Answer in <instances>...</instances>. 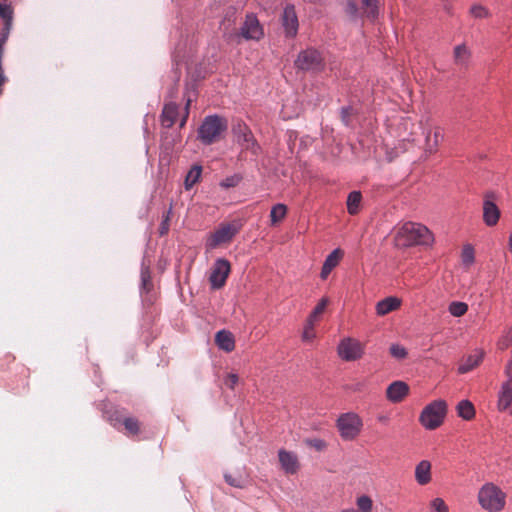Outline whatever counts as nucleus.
Masks as SVG:
<instances>
[{"mask_svg": "<svg viewBox=\"0 0 512 512\" xmlns=\"http://www.w3.org/2000/svg\"><path fill=\"white\" fill-rule=\"evenodd\" d=\"M238 231L239 227L236 224L228 223L220 225V227L207 238V248L214 249L222 244L229 243Z\"/></svg>", "mask_w": 512, "mask_h": 512, "instance_id": "nucleus-9", "label": "nucleus"}, {"mask_svg": "<svg viewBox=\"0 0 512 512\" xmlns=\"http://www.w3.org/2000/svg\"><path fill=\"white\" fill-rule=\"evenodd\" d=\"M470 51L464 45H458L454 48V62L456 65L465 66L470 59Z\"/></svg>", "mask_w": 512, "mask_h": 512, "instance_id": "nucleus-27", "label": "nucleus"}, {"mask_svg": "<svg viewBox=\"0 0 512 512\" xmlns=\"http://www.w3.org/2000/svg\"><path fill=\"white\" fill-rule=\"evenodd\" d=\"M390 354L397 359H403L407 356V351L403 346L393 344L390 347Z\"/></svg>", "mask_w": 512, "mask_h": 512, "instance_id": "nucleus-42", "label": "nucleus"}, {"mask_svg": "<svg viewBox=\"0 0 512 512\" xmlns=\"http://www.w3.org/2000/svg\"><path fill=\"white\" fill-rule=\"evenodd\" d=\"M357 512H372L373 501L367 495H361L356 500Z\"/></svg>", "mask_w": 512, "mask_h": 512, "instance_id": "nucleus-33", "label": "nucleus"}, {"mask_svg": "<svg viewBox=\"0 0 512 512\" xmlns=\"http://www.w3.org/2000/svg\"><path fill=\"white\" fill-rule=\"evenodd\" d=\"M231 19H226L223 22L224 26V36L229 41H237L239 42L240 38L245 40H255L259 41L264 36L263 27L261 26L259 20L254 14H247L245 17V21L242 24L240 31L235 33H229L228 29L231 26Z\"/></svg>", "mask_w": 512, "mask_h": 512, "instance_id": "nucleus-2", "label": "nucleus"}, {"mask_svg": "<svg viewBox=\"0 0 512 512\" xmlns=\"http://www.w3.org/2000/svg\"><path fill=\"white\" fill-rule=\"evenodd\" d=\"M345 13L352 21L361 18V10L354 0H348L345 6Z\"/></svg>", "mask_w": 512, "mask_h": 512, "instance_id": "nucleus-32", "label": "nucleus"}, {"mask_svg": "<svg viewBox=\"0 0 512 512\" xmlns=\"http://www.w3.org/2000/svg\"><path fill=\"white\" fill-rule=\"evenodd\" d=\"M458 415L465 419L471 420L475 416L473 404L468 400H462L457 405Z\"/></svg>", "mask_w": 512, "mask_h": 512, "instance_id": "nucleus-29", "label": "nucleus"}, {"mask_svg": "<svg viewBox=\"0 0 512 512\" xmlns=\"http://www.w3.org/2000/svg\"><path fill=\"white\" fill-rule=\"evenodd\" d=\"M240 182V177L237 175L231 176L226 178L222 183L221 186L225 188L235 187Z\"/></svg>", "mask_w": 512, "mask_h": 512, "instance_id": "nucleus-47", "label": "nucleus"}, {"mask_svg": "<svg viewBox=\"0 0 512 512\" xmlns=\"http://www.w3.org/2000/svg\"><path fill=\"white\" fill-rule=\"evenodd\" d=\"M498 409L500 411H510L512 414V379L502 384L498 399Z\"/></svg>", "mask_w": 512, "mask_h": 512, "instance_id": "nucleus-19", "label": "nucleus"}, {"mask_svg": "<svg viewBox=\"0 0 512 512\" xmlns=\"http://www.w3.org/2000/svg\"><path fill=\"white\" fill-rule=\"evenodd\" d=\"M225 481L232 487L236 488H244L245 487V479L241 475L234 476L232 474L226 473L224 475Z\"/></svg>", "mask_w": 512, "mask_h": 512, "instance_id": "nucleus-36", "label": "nucleus"}, {"mask_svg": "<svg viewBox=\"0 0 512 512\" xmlns=\"http://www.w3.org/2000/svg\"><path fill=\"white\" fill-rule=\"evenodd\" d=\"M363 422L361 418L353 412L341 414L337 419V428L343 440H354L361 432Z\"/></svg>", "mask_w": 512, "mask_h": 512, "instance_id": "nucleus-7", "label": "nucleus"}, {"mask_svg": "<svg viewBox=\"0 0 512 512\" xmlns=\"http://www.w3.org/2000/svg\"><path fill=\"white\" fill-rule=\"evenodd\" d=\"M432 465L428 460L420 461L415 467V481L421 485H427L432 480Z\"/></svg>", "mask_w": 512, "mask_h": 512, "instance_id": "nucleus-20", "label": "nucleus"}, {"mask_svg": "<svg viewBox=\"0 0 512 512\" xmlns=\"http://www.w3.org/2000/svg\"><path fill=\"white\" fill-rule=\"evenodd\" d=\"M278 457L285 473L295 474L299 470V461L296 454L282 449L279 451Z\"/></svg>", "mask_w": 512, "mask_h": 512, "instance_id": "nucleus-17", "label": "nucleus"}, {"mask_svg": "<svg viewBox=\"0 0 512 512\" xmlns=\"http://www.w3.org/2000/svg\"><path fill=\"white\" fill-rule=\"evenodd\" d=\"M227 121L218 115L207 116L198 130V138L205 145H210L220 139L227 129Z\"/></svg>", "mask_w": 512, "mask_h": 512, "instance_id": "nucleus-4", "label": "nucleus"}, {"mask_svg": "<svg viewBox=\"0 0 512 512\" xmlns=\"http://www.w3.org/2000/svg\"><path fill=\"white\" fill-rule=\"evenodd\" d=\"M479 505L489 512H500L506 505V493L493 483L484 484L478 492Z\"/></svg>", "mask_w": 512, "mask_h": 512, "instance_id": "nucleus-3", "label": "nucleus"}, {"mask_svg": "<svg viewBox=\"0 0 512 512\" xmlns=\"http://www.w3.org/2000/svg\"><path fill=\"white\" fill-rule=\"evenodd\" d=\"M394 244L399 248L416 245H431L434 241L432 232L424 225L405 222L394 229Z\"/></svg>", "mask_w": 512, "mask_h": 512, "instance_id": "nucleus-1", "label": "nucleus"}, {"mask_svg": "<svg viewBox=\"0 0 512 512\" xmlns=\"http://www.w3.org/2000/svg\"><path fill=\"white\" fill-rule=\"evenodd\" d=\"M448 311L454 317H461L468 311V305L464 302L453 301L449 304Z\"/></svg>", "mask_w": 512, "mask_h": 512, "instance_id": "nucleus-31", "label": "nucleus"}, {"mask_svg": "<svg viewBox=\"0 0 512 512\" xmlns=\"http://www.w3.org/2000/svg\"><path fill=\"white\" fill-rule=\"evenodd\" d=\"M354 114V110L352 107H343L341 109L340 115L342 122L348 126L351 122V116Z\"/></svg>", "mask_w": 512, "mask_h": 512, "instance_id": "nucleus-43", "label": "nucleus"}, {"mask_svg": "<svg viewBox=\"0 0 512 512\" xmlns=\"http://www.w3.org/2000/svg\"><path fill=\"white\" fill-rule=\"evenodd\" d=\"M362 195L359 191H352L347 197V210L350 215H356L359 212Z\"/></svg>", "mask_w": 512, "mask_h": 512, "instance_id": "nucleus-26", "label": "nucleus"}, {"mask_svg": "<svg viewBox=\"0 0 512 512\" xmlns=\"http://www.w3.org/2000/svg\"><path fill=\"white\" fill-rule=\"evenodd\" d=\"M380 6L379 0H361V18L374 22L378 18Z\"/></svg>", "mask_w": 512, "mask_h": 512, "instance_id": "nucleus-21", "label": "nucleus"}, {"mask_svg": "<svg viewBox=\"0 0 512 512\" xmlns=\"http://www.w3.org/2000/svg\"><path fill=\"white\" fill-rule=\"evenodd\" d=\"M341 512H357V510H354V509H346V510H343Z\"/></svg>", "mask_w": 512, "mask_h": 512, "instance_id": "nucleus-50", "label": "nucleus"}, {"mask_svg": "<svg viewBox=\"0 0 512 512\" xmlns=\"http://www.w3.org/2000/svg\"><path fill=\"white\" fill-rule=\"evenodd\" d=\"M401 306V299L395 296H389L379 301L376 304V313L378 316H385L390 312L399 309Z\"/></svg>", "mask_w": 512, "mask_h": 512, "instance_id": "nucleus-22", "label": "nucleus"}, {"mask_svg": "<svg viewBox=\"0 0 512 512\" xmlns=\"http://www.w3.org/2000/svg\"><path fill=\"white\" fill-rule=\"evenodd\" d=\"M295 66L299 70L318 73L324 70L325 61L320 51L307 48L298 54Z\"/></svg>", "mask_w": 512, "mask_h": 512, "instance_id": "nucleus-6", "label": "nucleus"}, {"mask_svg": "<svg viewBox=\"0 0 512 512\" xmlns=\"http://www.w3.org/2000/svg\"><path fill=\"white\" fill-rule=\"evenodd\" d=\"M364 354V346L353 338L343 339L338 345V355L345 361H355Z\"/></svg>", "mask_w": 512, "mask_h": 512, "instance_id": "nucleus-12", "label": "nucleus"}, {"mask_svg": "<svg viewBox=\"0 0 512 512\" xmlns=\"http://www.w3.org/2000/svg\"><path fill=\"white\" fill-rule=\"evenodd\" d=\"M233 134L238 144L245 150L250 151L253 155H257L260 151L251 129L241 120H238L232 128Z\"/></svg>", "mask_w": 512, "mask_h": 512, "instance_id": "nucleus-8", "label": "nucleus"}, {"mask_svg": "<svg viewBox=\"0 0 512 512\" xmlns=\"http://www.w3.org/2000/svg\"><path fill=\"white\" fill-rule=\"evenodd\" d=\"M111 425L120 430V426H124L125 434L128 436H136L141 431L140 421L133 416H125L120 411H115L110 415Z\"/></svg>", "mask_w": 512, "mask_h": 512, "instance_id": "nucleus-11", "label": "nucleus"}, {"mask_svg": "<svg viewBox=\"0 0 512 512\" xmlns=\"http://www.w3.org/2000/svg\"><path fill=\"white\" fill-rule=\"evenodd\" d=\"M215 343L221 350L225 352H231L235 348L234 336L227 330H221L216 333Z\"/></svg>", "mask_w": 512, "mask_h": 512, "instance_id": "nucleus-24", "label": "nucleus"}, {"mask_svg": "<svg viewBox=\"0 0 512 512\" xmlns=\"http://www.w3.org/2000/svg\"><path fill=\"white\" fill-rule=\"evenodd\" d=\"M305 443L307 446L314 448L317 451H322L326 448V442L319 438L306 439Z\"/></svg>", "mask_w": 512, "mask_h": 512, "instance_id": "nucleus-41", "label": "nucleus"}, {"mask_svg": "<svg viewBox=\"0 0 512 512\" xmlns=\"http://www.w3.org/2000/svg\"><path fill=\"white\" fill-rule=\"evenodd\" d=\"M508 249H509L510 253L512 254V233L509 235V238H508Z\"/></svg>", "mask_w": 512, "mask_h": 512, "instance_id": "nucleus-49", "label": "nucleus"}, {"mask_svg": "<svg viewBox=\"0 0 512 512\" xmlns=\"http://www.w3.org/2000/svg\"><path fill=\"white\" fill-rule=\"evenodd\" d=\"M315 322L316 321L310 320L309 318L307 319L305 327H304V331L302 334L303 341H311L315 338V332H314Z\"/></svg>", "mask_w": 512, "mask_h": 512, "instance_id": "nucleus-37", "label": "nucleus"}, {"mask_svg": "<svg viewBox=\"0 0 512 512\" xmlns=\"http://www.w3.org/2000/svg\"><path fill=\"white\" fill-rule=\"evenodd\" d=\"M171 209H169L162 220V223L159 228L160 235L163 236L169 231V221H170Z\"/></svg>", "mask_w": 512, "mask_h": 512, "instance_id": "nucleus-45", "label": "nucleus"}, {"mask_svg": "<svg viewBox=\"0 0 512 512\" xmlns=\"http://www.w3.org/2000/svg\"><path fill=\"white\" fill-rule=\"evenodd\" d=\"M499 348L504 350L512 345V327L508 330L507 334L499 341Z\"/></svg>", "mask_w": 512, "mask_h": 512, "instance_id": "nucleus-44", "label": "nucleus"}, {"mask_svg": "<svg viewBox=\"0 0 512 512\" xmlns=\"http://www.w3.org/2000/svg\"><path fill=\"white\" fill-rule=\"evenodd\" d=\"M0 16L5 20L6 28L9 29L12 20V9L9 5L0 3Z\"/></svg>", "mask_w": 512, "mask_h": 512, "instance_id": "nucleus-39", "label": "nucleus"}, {"mask_svg": "<svg viewBox=\"0 0 512 512\" xmlns=\"http://www.w3.org/2000/svg\"><path fill=\"white\" fill-rule=\"evenodd\" d=\"M462 263L469 267L475 260L474 249L471 245H465L461 253Z\"/></svg>", "mask_w": 512, "mask_h": 512, "instance_id": "nucleus-35", "label": "nucleus"}, {"mask_svg": "<svg viewBox=\"0 0 512 512\" xmlns=\"http://www.w3.org/2000/svg\"><path fill=\"white\" fill-rule=\"evenodd\" d=\"M409 387L403 381H395L391 383L386 390V397L393 403L401 402L408 394Z\"/></svg>", "mask_w": 512, "mask_h": 512, "instance_id": "nucleus-16", "label": "nucleus"}, {"mask_svg": "<svg viewBox=\"0 0 512 512\" xmlns=\"http://www.w3.org/2000/svg\"><path fill=\"white\" fill-rule=\"evenodd\" d=\"M444 138L443 129L440 126H429L425 130V149L429 153H435Z\"/></svg>", "mask_w": 512, "mask_h": 512, "instance_id": "nucleus-15", "label": "nucleus"}, {"mask_svg": "<svg viewBox=\"0 0 512 512\" xmlns=\"http://www.w3.org/2000/svg\"><path fill=\"white\" fill-rule=\"evenodd\" d=\"M496 200L497 196L493 191H488L483 196V222L488 227L497 225L501 216Z\"/></svg>", "mask_w": 512, "mask_h": 512, "instance_id": "nucleus-10", "label": "nucleus"}, {"mask_svg": "<svg viewBox=\"0 0 512 512\" xmlns=\"http://www.w3.org/2000/svg\"><path fill=\"white\" fill-rule=\"evenodd\" d=\"M343 256V250L337 248L326 257L320 273V277L323 280H325L329 276L331 271L340 263Z\"/></svg>", "mask_w": 512, "mask_h": 512, "instance_id": "nucleus-18", "label": "nucleus"}, {"mask_svg": "<svg viewBox=\"0 0 512 512\" xmlns=\"http://www.w3.org/2000/svg\"><path fill=\"white\" fill-rule=\"evenodd\" d=\"M329 303V299L327 297H323L318 304L315 306L311 314L309 315L310 320L317 321L321 314L325 311L327 305Z\"/></svg>", "mask_w": 512, "mask_h": 512, "instance_id": "nucleus-34", "label": "nucleus"}, {"mask_svg": "<svg viewBox=\"0 0 512 512\" xmlns=\"http://www.w3.org/2000/svg\"><path fill=\"white\" fill-rule=\"evenodd\" d=\"M431 512H449L448 506L442 498H435L430 502Z\"/></svg>", "mask_w": 512, "mask_h": 512, "instance_id": "nucleus-38", "label": "nucleus"}, {"mask_svg": "<svg viewBox=\"0 0 512 512\" xmlns=\"http://www.w3.org/2000/svg\"><path fill=\"white\" fill-rule=\"evenodd\" d=\"M230 273V263L226 259H217L214 263L211 273L209 276V281L211 287L214 289L222 288L225 283L228 275Z\"/></svg>", "mask_w": 512, "mask_h": 512, "instance_id": "nucleus-13", "label": "nucleus"}, {"mask_svg": "<svg viewBox=\"0 0 512 512\" xmlns=\"http://www.w3.org/2000/svg\"><path fill=\"white\" fill-rule=\"evenodd\" d=\"M178 117V105L170 102L164 105L161 113V123L165 128H171Z\"/></svg>", "mask_w": 512, "mask_h": 512, "instance_id": "nucleus-23", "label": "nucleus"}, {"mask_svg": "<svg viewBox=\"0 0 512 512\" xmlns=\"http://www.w3.org/2000/svg\"><path fill=\"white\" fill-rule=\"evenodd\" d=\"M287 215V206L284 204H276L272 207L270 212L271 225L275 226L280 223Z\"/></svg>", "mask_w": 512, "mask_h": 512, "instance_id": "nucleus-28", "label": "nucleus"}, {"mask_svg": "<svg viewBox=\"0 0 512 512\" xmlns=\"http://www.w3.org/2000/svg\"><path fill=\"white\" fill-rule=\"evenodd\" d=\"M447 413V404L444 400H435L422 410L419 422L428 430L440 427Z\"/></svg>", "mask_w": 512, "mask_h": 512, "instance_id": "nucleus-5", "label": "nucleus"}, {"mask_svg": "<svg viewBox=\"0 0 512 512\" xmlns=\"http://www.w3.org/2000/svg\"><path fill=\"white\" fill-rule=\"evenodd\" d=\"M281 21L286 36L294 37L298 31V18L296 15L295 7L293 5H287L284 8Z\"/></svg>", "mask_w": 512, "mask_h": 512, "instance_id": "nucleus-14", "label": "nucleus"}, {"mask_svg": "<svg viewBox=\"0 0 512 512\" xmlns=\"http://www.w3.org/2000/svg\"><path fill=\"white\" fill-rule=\"evenodd\" d=\"M202 169L200 166H193L188 172L185 178V187L186 189L192 188L194 184L198 182L201 176Z\"/></svg>", "mask_w": 512, "mask_h": 512, "instance_id": "nucleus-30", "label": "nucleus"}, {"mask_svg": "<svg viewBox=\"0 0 512 512\" xmlns=\"http://www.w3.org/2000/svg\"><path fill=\"white\" fill-rule=\"evenodd\" d=\"M239 381V377L237 374H234V373H230L226 376V378L224 379V384L230 388V389H234L235 386L237 385Z\"/></svg>", "mask_w": 512, "mask_h": 512, "instance_id": "nucleus-46", "label": "nucleus"}, {"mask_svg": "<svg viewBox=\"0 0 512 512\" xmlns=\"http://www.w3.org/2000/svg\"><path fill=\"white\" fill-rule=\"evenodd\" d=\"M190 104H191V99H187V102H186V105H185V114L183 115V117L181 119L180 127H184V125L186 124V121H187L188 115H189Z\"/></svg>", "mask_w": 512, "mask_h": 512, "instance_id": "nucleus-48", "label": "nucleus"}, {"mask_svg": "<svg viewBox=\"0 0 512 512\" xmlns=\"http://www.w3.org/2000/svg\"><path fill=\"white\" fill-rule=\"evenodd\" d=\"M470 13L475 18H486L489 16V11L481 5H473L470 8Z\"/></svg>", "mask_w": 512, "mask_h": 512, "instance_id": "nucleus-40", "label": "nucleus"}, {"mask_svg": "<svg viewBox=\"0 0 512 512\" xmlns=\"http://www.w3.org/2000/svg\"><path fill=\"white\" fill-rule=\"evenodd\" d=\"M483 359V354L478 352L473 355H469L465 361L459 366L458 371L461 374L467 373L477 367Z\"/></svg>", "mask_w": 512, "mask_h": 512, "instance_id": "nucleus-25", "label": "nucleus"}]
</instances>
